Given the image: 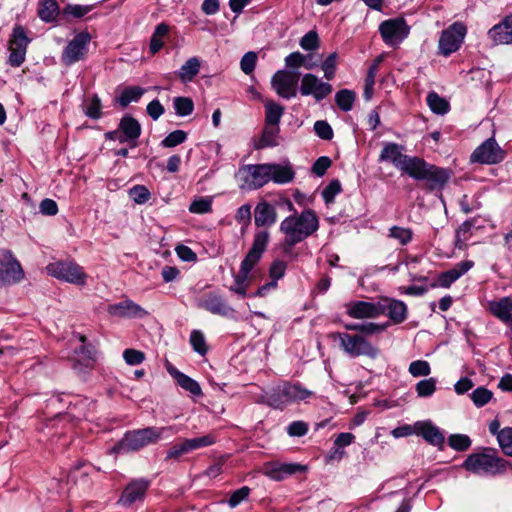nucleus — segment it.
<instances>
[{"mask_svg": "<svg viewBox=\"0 0 512 512\" xmlns=\"http://www.w3.org/2000/svg\"><path fill=\"white\" fill-rule=\"evenodd\" d=\"M318 228V217L311 209H305L298 215L294 214L284 218L280 223L279 229L285 235V253H288V247L291 248L309 238Z\"/></svg>", "mask_w": 512, "mask_h": 512, "instance_id": "f257e3e1", "label": "nucleus"}, {"mask_svg": "<svg viewBox=\"0 0 512 512\" xmlns=\"http://www.w3.org/2000/svg\"><path fill=\"white\" fill-rule=\"evenodd\" d=\"M269 240L270 233L267 229L255 232L252 246L241 262L239 273L234 276V284L229 288L230 291L242 298L246 296L248 276L266 251Z\"/></svg>", "mask_w": 512, "mask_h": 512, "instance_id": "f03ea898", "label": "nucleus"}, {"mask_svg": "<svg viewBox=\"0 0 512 512\" xmlns=\"http://www.w3.org/2000/svg\"><path fill=\"white\" fill-rule=\"evenodd\" d=\"M166 431H174L173 427H146L127 431L123 437L112 447L115 454L136 452L140 449L156 443Z\"/></svg>", "mask_w": 512, "mask_h": 512, "instance_id": "7ed1b4c3", "label": "nucleus"}, {"mask_svg": "<svg viewBox=\"0 0 512 512\" xmlns=\"http://www.w3.org/2000/svg\"><path fill=\"white\" fill-rule=\"evenodd\" d=\"M462 467L475 475L494 476L506 470V461L497 456L495 449L482 448L480 452L470 454Z\"/></svg>", "mask_w": 512, "mask_h": 512, "instance_id": "20e7f679", "label": "nucleus"}, {"mask_svg": "<svg viewBox=\"0 0 512 512\" xmlns=\"http://www.w3.org/2000/svg\"><path fill=\"white\" fill-rule=\"evenodd\" d=\"M312 395L313 392L303 387L300 383L286 382L262 395L260 402L274 409H283L292 402L306 400Z\"/></svg>", "mask_w": 512, "mask_h": 512, "instance_id": "39448f33", "label": "nucleus"}, {"mask_svg": "<svg viewBox=\"0 0 512 512\" xmlns=\"http://www.w3.org/2000/svg\"><path fill=\"white\" fill-rule=\"evenodd\" d=\"M408 175L415 180L426 181L428 190L434 191L444 188L452 172L450 169L429 164L424 159L416 157Z\"/></svg>", "mask_w": 512, "mask_h": 512, "instance_id": "423d86ee", "label": "nucleus"}, {"mask_svg": "<svg viewBox=\"0 0 512 512\" xmlns=\"http://www.w3.org/2000/svg\"><path fill=\"white\" fill-rule=\"evenodd\" d=\"M334 340H339L340 347L352 358L368 356L376 358L379 350L368 342L363 335L336 332L331 335Z\"/></svg>", "mask_w": 512, "mask_h": 512, "instance_id": "0eeeda50", "label": "nucleus"}, {"mask_svg": "<svg viewBox=\"0 0 512 512\" xmlns=\"http://www.w3.org/2000/svg\"><path fill=\"white\" fill-rule=\"evenodd\" d=\"M91 39L92 36L87 31L76 33L64 47L61 53V62L65 66H72L77 62L85 60Z\"/></svg>", "mask_w": 512, "mask_h": 512, "instance_id": "6e6552de", "label": "nucleus"}, {"mask_svg": "<svg viewBox=\"0 0 512 512\" xmlns=\"http://www.w3.org/2000/svg\"><path fill=\"white\" fill-rule=\"evenodd\" d=\"M466 33L467 29L461 22H455L443 30L438 41L439 54L447 57L456 52L463 43Z\"/></svg>", "mask_w": 512, "mask_h": 512, "instance_id": "1a4fd4ad", "label": "nucleus"}, {"mask_svg": "<svg viewBox=\"0 0 512 512\" xmlns=\"http://www.w3.org/2000/svg\"><path fill=\"white\" fill-rule=\"evenodd\" d=\"M299 76L296 71L278 70L271 78V86L279 97L289 100L297 96Z\"/></svg>", "mask_w": 512, "mask_h": 512, "instance_id": "9d476101", "label": "nucleus"}, {"mask_svg": "<svg viewBox=\"0 0 512 512\" xmlns=\"http://www.w3.org/2000/svg\"><path fill=\"white\" fill-rule=\"evenodd\" d=\"M47 271L55 278L76 285H84L87 278L82 267L72 261H58L50 263L47 266Z\"/></svg>", "mask_w": 512, "mask_h": 512, "instance_id": "9b49d317", "label": "nucleus"}, {"mask_svg": "<svg viewBox=\"0 0 512 512\" xmlns=\"http://www.w3.org/2000/svg\"><path fill=\"white\" fill-rule=\"evenodd\" d=\"M410 28L403 18H394L383 21L379 26V33L386 45L398 46L409 35Z\"/></svg>", "mask_w": 512, "mask_h": 512, "instance_id": "f8f14e48", "label": "nucleus"}, {"mask_svg": "<svg viewBox=\"0 0 512 512\" xmlns=\"http://www.w3.org/2000/svg\"><path fill=\"white\" fill-rule=\"evenodd\" d=\"M402 150L403 147L397 143H384L378 160L379 162H391L398 170L408 175L416 156L404 155Z\"/></svg>", "mask_w": 512, "mask_h": 512, "instance_id": "ddd939ff", "label": "nucleus"}, {"mask_svg": "<svg viewBox=\"0 0 512 512\" xmlns=\"http://www.w3.org/2000/svg\"><path fill=\"white\" fill-rule=\"evenodd\" d=\"M505 151L494 138H488L480 144L471 154L470 161L479 164H497L504 160Z\"/></svg>", "mask_w": 512, "mask_h": 512, "instance_id": "4468645a", "label": "nucleus"}, {"mask_svg": "<svg viewBox=\"0 0 512 512\" xmlns=\"http://www.w3.org/2000/svg\"><path fill=\"white\" fill-rule=\"evenodd\" d=\"M333 91L332 85L322 81L312 73H306L301 78L299 92L302 96H312L316 102H320Z\"/></svg>", "mask_w": 512, "mask_h": 512, "instance_id": "2eb2a0df", "label": "nucleus"}, {"mask_svg": "<svg viewBox=\"0 0 512 512\" xmlns=\"http://www.w3.org/2000/svg\"><path fill=\"white\" fill-rule=\"evenodd\" d=\"M23 277V269L11 251H3L0 258V286L18 283Z\"/></svg>", "mask_w": 512, "mask_h": 512, "instance_id": "dca6fc26", "label": "nucleus"}, {"mask_svg": "<svg viewBox=\"0 0 512 512\" xmlns=\"http://www.w3.org/2000/svg\"><path fill=\"white\" fill-rule=\"evenodd\" d=\"M197 306L211 314L232 318L235 309L230 306L222 295L217 292H209L198 300Z\"/></svg>", "mask_w": 512, "mask_h": 512, "instance_id": "f3484780", "label": "nucleus"}, {"mask_svg": "<svg viewBox=\"0 0 512 512\" xmlns=\"http://www.w3.org/2000/svg\"><path fill=\"white\" fill-rule=\"evenodd\" d=\"M239 173L244 175V181L252 189L262 188L270 182V167L268 163L242 166L239 169Z\"/></svg>", "mask_w": 512, "mask_h": 512, "instance_id": "a211bd4d", "label": "nucleus"}, {"mask_svg": "<svg viewBox=\"0 0 512 512\" xmlns=\"http://www.w3.org/2000/svg\"><path fill=\"white\" fill-rule=\"evenodd\" d=\"M150 484L151 481L146 478L132 480L123 490L119 503L124 507H129L137 501H142Z\"/></svg>", "mask_w": 512, "mask_h": 512, "instance_id": "6ab92c4d", "label": "nucleus"}, {"mask_svg": "<svg viewBox=\"0 0 512 512\" xmlns=\"http://www.w3.org/2000/svg\"><path fill=\"white\" fill-rule=\"evenodd\" d=\"M107 311L111 316L131 319H142L149 315L146 309L130 299L109 305Z\"/></svg>", "mask_w": 512, "mask_h": 512, "instance_id": "aec40b11", "label": "nucleus"}, {"mask_svg": "<svg viewBox=\"0 0 512 512\" xmlns=\"http://www.w3.org/2000/svg\"><path fill=\"white\" fill-rule=\"evenodd\" d=\"M379 316L386 315L394 324H400L407 318L406 304L393 298H381L379 300Z\"/></svg>", "mask_w": 512, "mask_h": 512, "instance_id": "412c9836", "label": "nucleus"}, {"mask_svg": "<svg viewBox=\"0 0 512 512\" xmlns=\"http://www.w3.org/2000/svg\"><path fill=\"white\" fill-rule=\"evenodd\" d=\"M305 467L295 463L269 462L263 467V474L274 481H282L288 476L303 472Z\"/></svg>", "mask_w": 512, "mask_h": 512, "instance_id": "4be33fe9", "label": "nucleus"}, {"mask_svg": "<svg viewBox=\"0 0 512 512\" xmlns=\"http://www.w3.org/2000/svg\"><path fill=\"white\" fill-rule=\"evenodd\" d=\"M474 266L471 260H465L457 263L452 269L442 272L437 280L430 284L431 288L442 287L449 288L461 276L467 273Z\"/></svg>", "mask_w": 512, "mask_h": 512, "instance_id": "5701e85b", "label": "nucleus"}, {"mask_svg": "<svg viewBox=\"0 0 512 512\" xmlns=\"http://www.w3.org/2000/svg\"><path fill=\"white\" fill-rule=\"evenodd\" d=\"M379 311V301H352L346 305V314L354 319L376 318Z\"/></svg>", "mask_w": 512, "mask_h": 512, "instance_id": "b1692460", "label": "nucleus"}, {"mask_svg": "<svg viewBox=\"0 0 512 512\" xmlns=\"http://www.w3.org/2000/svg\"><path fill=\"white\" fill-rule=\"evenodd\" d=\"M277 221V211L274 205L260 201L254 209V224L258 228L271 227Z\"/></svg>", "mask_w": 512, "mask_h": 512, "instance_id": "393cba45", "label": "nucleus"}, {"mask_svg": "<svg viewBox=\"0 0 512 512\" xmlns=\"http://www.w3.org/2000/svg\"><path fill=\"white\" fill-rule=\"evenodd\" d=\"M415 433L422 436L426 442L436 447H442L445 442L442 431L430 421L416 422Z\"/></svg>", "mask_w": 512, "mask_h": 512, "instance_id": "a878e982", "label": "nucleus"}, {"mask_svg": "<svg viewBox=\"0 0 512 512\" xmlns=\"http://www.w3.org/2000/svg\"><path fill=\"white\" fill-rule=\"evenodd\" d=\"M488 37L496 45L512 44V15L505 17L501 23L489 29Z\"/></svg>", "mask_w": 512, "mask_h": 512, "instance_id": "bb28decb", "label": "nucleus"}, {"mask_svg": "<svg viewBox=\"0 0 512 512\" xmlns=\"http://www.w3.org/2000/svg\"><path fill=\"white\" fill-rule=\"evenodd\" d=\"M488 311L505 324L512 322V297L505 296L487 303Z\"/></svg>", "mask_w": 512, "mask_h": 512, "instance_id": "cd10ccee", "label": "nucleus"}, {"mask_svg": "<svg viewBox=\"0 0 512 512\" xmlns=\"http://www.w3.org/2000/svg\"><path fill=\"white\" fill-rule=\"evenodd\" d=\"M167 371L176 380L177 384L181 388L190 392L194 396L202 395V389L196 380L180 372L177 368L170 364L167 366Z\"/></svg>", "mask_w": 512, "mask_h": 512, "instance_id": "c85d7f7f", "label": "nucleus"}, {"mask_svg": "<svg viewBox=\"0 0 512 512\" xmlns=\"http://www.w3.org/2000/svg\"><path fill=\"white\" fill-rule=\"evenodd\" d=\"M268 164L270 167V181H273L276 184H287L294 180L295 171L289 162L286 164Z\"/></svg>", "mask_w": 512, "mask_h": 512, "instance_id": "c756f323", "label": "nucleus"}, {"mask_svg": "<svg viewBox=\"0 0 512 512\" xmlns=\"http://www.w3.org/2000/svg\"><path fill=\"white\" fill-rule=\"evenodd\" d=\"M119 129L124 132V137L130 139L132 148L137 146V140L141 135V125L137 119L130 115H125L119 123Z\"/></svg>", "mask_w": 512, "mask_h": 512, "instance_id": "7c9ffc66", "label": "nucleus"}, {"mask_svg": "<svg viewBox=\"0 0 512 512\" xmlns=\"http://www.w3.org/2000/svg\"><path fill=\"white\" fill-rule=\"evenodd\" d=\"M280 133L279 126L265 124L259 142L255 145L256 149L275 147L278 145L277 137Z\"/></svg>", "mask_w": 512, "mask_h": 512, "instance_id": "2f4dec72", "label": "nucleus"}, {"mask_svg": "<svg viewBox=\"0 0 512 512\" xmlns=\"http://www.w3.org/2000/svg\"><path fill=\"white\" fill-rule=\"evenodd\" d=\"M200 61L197 57L189 58L179 69L178 77L183 83L190 82L199 73Z\"/></svg>", "mask_w": 512, "mask_h": 512, "instance_id": "473e14b6", "label": "nucleus"}, {"mask_svg": "<svg viewBox=\"0 0 512 512\" xmlns=\"http://www.w3.org/2000/svg\"><path fill=\"white\" fill-rule=\"evenodd\" d=\"M59 14V6L56 0H42L38 9L39 18L46 22H53Z\"/></svg>", "mask_w": 512, "mask_h": 512, "instance_id": "72a5a7b5", "label": "nucleus"}, {"mask_svg": "<svg viewBox=\"0 0 512 512\" xmlns=\"http://www.w3.org/2000/svg\"><path fill=\"white\" fill-rule=\"evenodd\" d=\"M284 114V107L274 101L265 104V124L279 126Z\"/></svg>", "mask_w": 512, "mask_h": 512, "instance_id": "f704fd0d", "label": "nucleus"}, {"mask_svg": "<svg viewBox=\"0 0 512 512\" xmlns=\"http://www.w3.org/2000/svg\"><path fill=\"white\" fill-rule=\"evenodd\" d=\"M426 101L433 113L444 115L450 109L449 102L434 91L428 93Z\"/></svg>", "mask_w": 512, "mask_h": 512, "instance_id": "c9c22d12", "label": "nucleus"}, {"mask_svg": "<svg viewBox=\"0 0 512 512\" xmlns=\"http://www.w3.org/2000/svg\"><path fill=\"white\" fill-rule=\"evenodd\" d=\"M145 89L139 86L126 87L118 98V102L122 107H127L132 102H138L144 95Z\"/></svg>", "mask_w": 512, "mask_h": 512, "instance_id": "e433bc0d", "label": "nucleus"}, {"mask_svg": "<svg viewBox=\"0 0 512 512\" xmlns=\"http://www.w3.org/2000/svg\"><path fill=\"white\" fill-rule=\"evenodd\" d=\"M79 341L82 343L81 347L76 350L77 355L85 367H91L95 361L96 350L92 345H86V337L79 335Z\"/></svg>", "mask_w": 512, "mask_h": 512, "instance_id": "4c0bfd02", "label": "nucleus"}, {"mask_svg": "<svg viewBox=\"0 0 512 512\" xmlns=\"http://www.w3.org/2000/svg\"><path fill=\"white\" fill-rule=\"evenodd\" d=\"M30 42L31 39L28 38L24 27H22L21 25H15L12 30L9 47L16 49H24L25 51H27V47Z\"/></svg>", "mask_w": 512, "mask_h": 512, "instance_id": "58836bf2", "label": "nucleus"}, {"mask_svg": "<svg viewBox=\"0 0 512 512\" xmlns=\"http://www.w3.org/2000/svg\"><path fill=\"white\" fill-rule=\"evenodd\" d=\"M356 94L349 89H341L335 94V102L340 110L348 112L352 110Z\"/></svg>", "mask_w": 512, "mask_h": 512, "instance_id": "ea45409f", "label": "nucleus"}, {"mask_svg": "<svg viewBox=\"0 0 512 512\" xmlns=\"http://www.w3.org/2000/svg\"><path fill=\"white\" fill-rule=\"evenodd\" d=\"M169 32V26L165 23H160L155 27V30L150 39V52L157 53L163 47L162 38Z\"/></svg>", "mask_w": 512, "mask_h": 512, "instance_id": "a19ab883", "label": "nucleus"}, {"mask_svg": "<svg viewBox=\"0 0 512 512\" xmlns=\"http://www.w3.org/2000/svg\"><path fill=\"white\" fill-rule=\"evenodd\" d=\"M173 107L176 115L186 117L192 114L194 110V103L189 97L179 96L174 98Z\"/></svg>", "mask_w": 512, "mask_h": 512, "instance_id": "79ce46f5", "label": "nucleus"}, {"mask_svg": "<svg viewBox=\"0 0 512 512\" xmlns=\"http://www.w3.org/2000/svg\"><path fill=\"white\" fill-rule=\"evenodd\" d=\"M388 236L397 240L401 245H407L413 238V231L410 228L392 226Z\"/></svg>", "mask_w": 512, "mask_h": 512, "instance_id": "37998d69", "label": "nucleus"}, {"mask_svg": "<svg viewBox=\"0 0 512 512\" xmlns=\"http://www.w3.org/2000/svg\"><path fill=\"white\" fill-rule=\"evenodd\" d=\"M497 441L503 453L512 457V428L504 427L501 429L498 433Z\"/></svg>", "mask_w": 512, "mask_h": 512, "instance_id": "c03bdc74", "label": "nucleus"}, {"mask_svg": "<svg viewBox=\"0 0 512 512\" xmlns=\"http://www.w3.org/2000/svg\"><path fill=\"white\" fill-rule=\"evenodd\" d=\"M190 344H191L193 350L202 356H204L208 351L205 336L199 330H193L191 332Z\"/></svg>", "mask_w": 512, "mask_h": 512, "instance_id": "a18cd8bd", "label": "nucleus"}, {"mask_svg": "<svg viewBox=\"0 0 512 512\" xmlns=\"http://www.w3.org/2000/svg\"><path fill=\"white\" fill-rule=\"evenodd\" d=\"M189 211L194 214H206L212 211V200L209 197H199L193 200Z\"/></svg>", "mask_w": 512, "mask_h": 512, "instance_id": "49530a36", "label": "nucleus"}, {"mask_svg": "<svg viewBox=\"0 0 512 512\" xmlns=\"http://www.w3.org/2000/svg\"><path fill=\"white\" fill-rule=\"evenodd\" d=\"M184 441L186 443L188 452H191L193 450L214 444L216 442V439L213 435L208 434L197 438L186 439Z\"/></svg>", "mask_w": 512, "mask_h": 512, "instance_id": "de8ad7c7", "label": "nucleus"}, {"mask_svg": "<svg viewBox=\"0 0 512 512\" xmlns=\"http://www.w3.org/2000/svg\"><path fill=\"white\" fill-rule=\"evenodd\" d=\"M471 443V439L465 434H452L448 438L449 446L456 451H466Z\"/></svg>", "mask_w": 512, "mask_h": 512, "instance_id": "09e8293b", "label": "nucleus"}, {"mask_svg": "<svg viewBox=\"0 0 512 512\" xmlns=\"http://www.w3.org/2000/svg\"><path fill=\"white\" fill-rule=\"evenodd\" d=\"M338 54L333 52L329 54L326 59L322 62L321 69L324 72V77L329 81L335 77L336 65H337Z\"/></svg>", "mask_w": 512, "mask_h": 512, "instance_id": "8fccbe9b", "label": "nucleus"}, {"mask_svg": "<svg viewBox=\"0 0 512 512\" xmlns=\"http://www.w3.org/2000/svg\"><path fill=\"white\" fill-rule=\"evenodd\" d=\"M187 139V134L183 130H175L169 133L162 141L161 146L172 148L182 144Z\"/></svg>", "mask_w": 512, "mask_h": 512, "instance_id": "3c124183", "label": "nucleus"}, {"mask_svg": "<svg viewBox=\"0 0 512 512\" xmlns=\"http://www.w3.org/2000/svg\"><path fill=\"white\" fill-rule=\"evenodd\" d=\"M130 198L137 204H144L150 199V191L144 185H135L129 189Z\"/></svg>", "mask_w": 512, "mask_h": 512, "instance_id": "603ef678", "label": "nucleus"}, {"mask_svg": "<svg viewBox=\"0 0 512 512\" xmlns=\"http://www.w3.org/2000/svg\"><path fill=\"white\" fill-rule=\"evenodd\" d=\"M416 392L419 397H430L436 391V379L428 378L416 384Z\"/></svg>", "mask_w": 512, "mask_h": 512, "instance_id": "864d4df0", "label": "nucleus"}, {"mask_svg": "<svg viewBox=\"0 0 512 512\" xmlns=\"http://www.w3.org/2000/svg\"><path fill=\"white\" fill-rule=\"evenodd\" d=\"M93 404L94 403L88 399L79 400L70 408V414L78 420L87 419L89 417L88 407Z\"/></svg>", "mask_w": 512, "mask_h": 512, "instance_id": "5fc2aeb1", "label": "nucleus"}, {"mask_svg": "<svg viewBox=\"0 0 512 512\" xmlns=\"http://www.w3.org/2000/svg\"><path fill=\"white\" fill-rule=\"evenodd\" d=\"M470 396L475 406L483 407L491 400L493 393L485 387H478Z\"/></svg>", "mask_w": 512, "mask_h": 512, "instance_id": "6e6d98bb", "label": "nucleus"}, {"mask_svg": "<svg viewBox=\"0 0 512 512\" xmlns=\"http://www.w3.org/2000/svg\"><path fill=\"white\" fill-rule=\"evenodd\" d=\"M300 46L305 51H315L319 48V37L316 31L307 32L300 39Z\"/></svg>", "mask_w": 512, "mask_h": 512, "instance_id": "4d7b16f0", "label": "nucleus"}, {"mask_svg": "<svg viewBox=\"0 0 512 512\" xmlns=\"http://www.w3.org/2000/svg\"><path fill=\"white\" fill-rule=\"evenodd\" d=\"M102 103L97 95H94L85 109V115L91 119L97 120L102 116Z\"/></svg>", "mask_w": 512, "mask_h": 512, "instance_id": "13d9d810", "label": "nucleus"}, {"mask_svg": "<svg viewBox=\"0 0 512 512\" xmlns=\"http://www.w3.org/2000/svg\"><path fill=\"white\" fill-rule=\"evenodd\" d=\"M93 8H94V5L68 4L64 8L63 13L65 15H70L74 18H82L86 14H88L90 11H92Z\"/></svg>", "mask_w": 512, "mask_h": 512, "instance_id": "bf43d9fd", "label": "nucleus"}, {"mask_svg": "<svg viewBox=\"0 0 512 512\" xmlns=\"http://www.w3.org/2000/svg\"><path fill=\"white\" fill-rule=\"evenodd\" d=\"M408 370L414 377L428 376L431 372L430 365L425 360H416L411 362Z\"/></svg>", "mask_w": 512, "mask_h": 512, "instance_id": "052dcab7", "label": "nucleus"}, {"mask_svg": "<svg viewBox=\"0 0 512 512\" xmlns=\"http://www.w3.org/2000/svg\"><path fill=\"white\" fill-rule=\"evenodd\" d=\"M256 62L257 54L253 51H249L241 58L240 68L246 75H250L255 69Z\"/></svg>", "mask_w": 512, "mask_h": 512, "instance_id": "680f3d73", "label": "nucleus"}, {"mask_svg": "<svg viewBox=\"0 0 512 512\" xmlns=\"http://www.w3.org/2000/svg\"><path fill=\"white\" fill-rule=\"evenodd\" d=\"M123 358L128 365H140L145 360V354L136 349L128 348L123 351Z\"/></svg>", "mask_w": 512, "mask_h": 512, "instance_id": "e2e57ef3", "label": "nucleus"}, {"mask_svg": "<svg viewBox=\"0 0 512 512\" xmlns=\"http://www.w3.org/2000/svg\"><path fill=\"white\" fill-rule=\"evenodd\" d=\"M305 55L296 51L292 52L285 57V69L295 71L298 68L302 67V64L305 63Z\"/></svg>", "mask_w": 512, "mask_h": 512, "instance_id": "0e129e2a", "label": "nucleus"}, {"mask_svg": "<svg viewBox=\"0 0 512 512\" xmlns=\"http://www.w3.org/2000/svg\"><path fill=\"white\" fill-rule=\"evenodd\" d=\"M341 184L338 180L331 181L322 191V198L326 204L334 201L337 194L341 192Z\"/></svg>", "mask_w": 512, "mask_h": 512, "instance_id": "69168bd1", "label": "nucleus"}, {"mask_svg": "<svg viewBox=\"0 0 512 512\" xmlns=\"http://www.w3.org/2000/svg\"><path fill=\"white\" fill-rule=\"evenodd\" d=\"M235 219L243 226V229L248 227L252 219L251 205L248 203L241 205L236 211Z\"/></svg>", "mask_w": 512, "mask_h": 512, "instance_id": "338daca9", "label": "nucleus"}, {"mask_svg": "<svg viewBox=\"0 0 512 512\" xmlns=\"http://www.w3.org/2000/svg\"><path fill=\"white\" fill-rule=\"evenodd\" d=\"M314 131L316 135L323 140H331L333 138V129L330 124L324 120H318L314 123Z\"/></svg>", "mask_w": 512, "mask_h": 512, "instance_id": "774afa93", "label": "nucleus"}]
</instances>
